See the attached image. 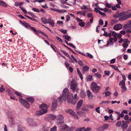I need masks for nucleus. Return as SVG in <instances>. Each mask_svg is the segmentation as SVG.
<instances>
[{"label": "nucleus", "instance_id": "1", "mask_svg": "<svg viewBox=\"0 0 131 131\" xmlns=\"http://www.w3.org/2000/svg\"><path fill=\"white\" fill-rule=\"evenodd\" d=\"M69 90L67 88H65L63 90L62 97L60 96L58 99V101L61 102L63 99L64 101H67L68 103H71L73 104H75L78 100V98L77 97V94L74 95V98L73 99L72 96L69 95Z\"/></svg>", "mask_w": 131, "mask_h": 131}, {"label": "nucleus", "instance_id": "2", "mask_svg": "<svg viewBox=\"0 0 131 131\" xmlns=\"http://www.w3.org/2000/svg\"><path fill=\"white\" fill-rule=\"evenodd\" d=\"M128 11L130 12V10L128 11H126L121 13L119 15L120 17L119 18V21H124L126 20L128 18H130L131 17V13H129V14H127L128 13Z\"/></svg>", "mask_w": 131, "mask_h": 131}, {"label": "nucleus", "instance_id": "3", "mask_svg": "<svg viewBox=\"0 0 131 131\" xmlns=\"http://www.w3.org/2000/svg\"><path fill=\"white\" fill-rule=\"evenodd\" d=\"M100 87L97 86V84L93 82L91 84V89L94 92L97 93L99 91Z\"/></svg>", "mask_w": 131, "mask_h": 131}, {"label": "nucleus", "instance_id": "4", "mask_svg": "<svg viewBox=\"0 0 131 131\" xmlns=\"http://www.w3.org/2000/svg\"><path fill=\"white\" fill-rule=\"evenodd\" d=\"M70 86L71 89L72 90L73 92L75 91H76L77 93L78 92L79 89L78 88V85L76 83L74 82L73 80H72L71 81V84Z\"/></svg>", "mask_w": 131, "mask_h": 131}, {"label": "nucleus", "instance_id": "5", "mask_svg": "<svg viewBox=\"0 0 131 131\" xmlns=\"http://www.w3.org/2000/svg\"><path fill=\"white\" fill-rule=\"evenodd\" d=\"M57 121L58 125H61L64 123V118L62 115H59L57 117Z\"/></svg>", "mask_w": 131, "mask_h": 131}, {"label": "nucleus", "instance_id": "6", "mask_svg": "<svg viewBox=\"0 0 131 131\" xmlns=\"http://www.w3.org/2000/svg\"><path fill=\"white\" fill-rule=\"evenodd\" d=\"M20 103L24 106L27 108H28L29 107V105L28 103L26 101L23 100V99L19 98Z\"/></svg>", "mask_w": 131, "mask_h": 131}, {"label": "nucleus", "instance_id": "7", "mask_svg": "<svg viewBox=\"0 0 131 131\" xmlns=\"http://www.w3.org/2000/svg\"><path fill=\"white\" fill-rule=\"evenodd\" d=\"M66 112H68L72 116H74L75 118L78 119V116L76 114L75 112L73 110L71 109H67L66 110Z\"/></svg>", "mask_w": 131, "mask_h": 131}, {"label": "nucleus", "instance_id": "8", "mask_svg": "<svg viewBox=\"0 0 131 131\" xmlns=\"http://www.w3.org/2000/svg\"><path fill=\"white\" fill-rule=\"evenodd\" d=\"M48 111L46 109H42L39 111H37L36 112V115L37 116H40L47 113Z\"/></svg>", "mask_w": 131, "mask_h": 131}, {"label": "nucleus", "instance_id": "9", "mask_svg": "<svg viewBox=\"0 0 131 131\" xmlns=\"http://www.w3.org/2000/svg\"><path fill=\"white\" fill-rule=\"evenodd\" d=\"M125 81L122 80L120 81L119 83V85H122V90L123 92H125L126 91L127 89L126 88L125 85Z\"/></svg>", "mask_w": 131, "mask_h": 131}, {"label": "nucleus", "instance_id": "10", "mask_svg": "<svg viewBox=\"0 0 131 131\" xmlns=\"http://www.w3.org/2000/svg\"><path fill=\"white\" fill-rule=\"evenodd\" d=\"M109 125L108 124H105L102 126L96 129V130L98 131H103L105 129H107Z\"/></svg>", "mask_w": 131, "mask_h": 131}, {"label": "nucleus", "instance_id": "11", "mask_svg": "<svg viewBox=\"0 0 131 131\" xmlns=\"http://www.w3.org/2000/svg\"><path fill=\"white\" fill-rule=\"evenodd\" d=\"M57 101L55 99H54L52 101V106L51 110L52 111H55V109L57 106Z\"/></svg>", "mask_w": 131, "mask_h": 131}, {"label": "nucleus", "instance_id": "12", "mask_svg": "<svg viewBox=\"0 0 131 131\" xmlns=\"http://www.w3.org/2000/svg\"><path fill=\"white\" fill-rule=\"evenodd\" d=\"M123 27V25L120 24H117L115 25L113 27L114 29L118 30L121 29Z\"/></svg>", "mask_w": 131, "mask_h": 131}, {"label": "nucleus", "instance_id": "13", "mask_svg": "<svg viewBox=\"0 0 131 131\" xmlns=\"http://www.w3.org/2000/svg\"><path fill=\"white\" fill-rule=\"evenodd\" d=\"M28 122L30 125L32 126H37L36 123L35 122L32 118L28 119Z\"/></svg>", "mask_w": 131, "mask_h": 131}, {"label": "nucleus", "instance_id": "14", "mask_svg": "<svg viewBox=\"0 0 131 131\" xmlns=\"http://www.w3.org/2000/svg\"><path fill=\"white\" fill-rule=\"evenodd\" d=\"M87 95L89 100L92 99L93 95L92 92L89 90H88L86 91Z\"/></svg>", "mask_w": 131, "mask_h": 131}, {"label": "nucleus", "instance_id": "15", "mask_svg": "<svg viewBox=\"0 0 131 131\" xmlns=\"http://www.w3.org/2000/svg\"><path fill=\"white\" fill-rule=\"evenodd\" d=\"M83 100H80L77 103V105L76 107V110H79L82 105L83 103Z\"/></svg>", "mask_w": 131, "mask_h": 131}, {"label": "nucleus", "instance_id": "16", "mask_svg": "<svg viewBox=\"0 0 131 131\" xmlns=\"http://www.w3.org/2000/svg\"><path fill=\"white\" fill-rule=\"evenodd\" d=\"M76 51L79 53L81 54L82 55L84 56H88L90 58H93V57L91 54H90V53H86V54H84L83 53H81L80 52H79L78 51H77L75 50Z\"/></svg>", "mask_w": 131, "mask_h": 131}, {"label": "nucleus", "instance_id": "17", "mask_svg": "<svg viewBox=\"0 0 131 131\" xmlns=\"http://www.w3.org/2000/svg\"><path fill=\"white\" fill-rule=\"evenodd\" d=\"M48 23L52 27H53L54 25V23L53 20L51 18H50L48 19Z\"/></svg>", "mask_w": 131, "mask_h": 131}, {"label": "nucleus", "instance_id": "18", "mask_svg": "<svg viewBox=\"0 0 131 131\" xmlns=\"http://www.w3.org/2000/svg\"><path fill=\"white\" fill-rule=\"evenodd\" d=\"M128 127L127 123L123 121L122 125V127L123 129H126Z\"/></svg>", "mask_w": 131, "mask_h": 131}, {"label": "nucleus", "instance_id": "19", "mask_svg": "<svg viewBox=\"0 0 131 131\" xmlns=\"http://www.w3.org/2000/svg\"><path fill=\"white\" fill-rule=\"evenodd\" d=\"M123 29H131V26L128 23L124 24L123 26Z\"/></svg>", "mask_w": 131, "mask_h": 131}, {"label": "nucleus", "instance_id": "20", "mask_svg": "<svg viewBox=\"0 0 131 131\" xmlns=\"http://www.w3.org/2000/svg\"><path fill=\"white\" fill-rule=\"evenodd\" d=\"M0 6L4 7H7L8 5L6 3L3 1L0 0Z\"/></svg>", "mask_w": 131, "mask_h": 131}, {"label": "nucleus", "instance_id": "21", "mask_svg": "<svg viewBox=\"0 0 131 131\" xmlns=\"http://www.w3.org/2000/svg\"><path fill=\"white\" fill-rule=\"evenodd\" d=\"M63 37L66 40L70 41L71 40V38L70 37L68 36V35H63Z\"/></svg>", "mask_w": 131, "mask_h": 131}, {"label": "nucleus", "instance_id": "22", "mask_svg": "<svg viewBox=\"0 0 131 131\" xmlns=\"http://www.w3.org/2000/svg\"><path fill=\"white\" fill-rule=\"evenodd\" d=\"M89 67L87 66H85L83 67V73H84L86 72L89 69Z\"/></svg>", "mask_w": 131, "mask_h": 131}, {"label": "nucleus", "instance_id": "23", "mask_svg": "<svg viewBox=\"0 0 131 131\" xmlns=\"http://www.w3.org/2000/svg\"><path fill=\"white\" fill-rule=\"evenodd\" d=\"M81 96L82 98H84L86 95V93L83 91H81L80 93Z\"/></svg>", "mask_w": 131, "mask_h": 131}, {"label": "nucleus", "instance_id": "24", "mask_svg": "<svg viewBox=\"0 0 131 131\" xmlns=\"http://www.w3.org/2000/svg\"><path fill=\"white\" fill-rule=\"evenodd\" d=\"M87 12V11L86 10L83 11V12H77V14H79V13H82V15L83 16H85V13Z\"/></svg>", "mask_w": 131, "mask_h": 131}, {"label": "nucleus", "instance_id": "25", "mask_svg": "<svg viewBox=\"0 0 131 131\" xmlns=\"http://www.w3.org/2000/svg\"><path fill=\"white\" fill-rule=\"evenodd\" d=\"M77 72H78V75L80 76V78L81 79V80L82 79H83V76H82V75L79 69H77Z\"/></svg>", "mask_w": 131, "mask_h": 131}, {"label": "nucleus", "instance_id": "26", "mask_svg": "<svg viewBox=\"0 0 131 131\" xmlns=\"http://www.w3.org/2000/svg\"><path fill=\"white\" fill-rule=\"evenodd\" d=\"M39 107L40 108L44 109V108H45L46 109H47L46 108H48V107L46 104H43L41 105H40Z\"/></svg>", "mask_w": 131, "mask_h": 131}, {"label": "nucleus", "instance_id": "27", "mask_svg": "<svg viewBox=\"0 0 131 131\" xmlns=\"http://www.w3.org/2000/svg\"><path fill=\"white\" fill-rule=\"evenodd\" d=\"M27 99L28 101L31 103H32L34 102V99L32 97H27Z\"/></svg>", "mask_w": 131, "mask_h": 131}, {"label": "nucleus", "instance_id": "28", "mask_svg": "<svg viewBox=\"0 0 131 131\" xmlns=\"http://www.w3.org/2000/svg\"><path fill=\"white\" fill-rule=\"evenodd\" d=\"M24 3L23 2H16L15 3V5L16 6H20L23 5Z\"/></svg>", "mask_w": 131, "mask_h": 131}, {"label": "nucleus", "instance_id": "29", "mask_svg": "<svg viewBox=\"0 0 131 131\" xmlns=\"http://www.w3.org/2000/svg\"><path fill=\"white\" fill-rule=\"evenodd\" d=\"M41 20L44 24H46L48 23V21L47 19L45 18H42L41 19Z\"/></svg>", "mask_w": 131, "mask_h": 131}, {"label": "nucleus", "instance_id": "30", "mask_svg": "<svg viewBox=\"0 0 131 131\" xmlns=\"http://www.w3.org/2000/svg\"><path fill=\"white\" fill-rule=\"evenodd\" d=\"M87 80L88 81H91L93 80L92 76L91 75H89L87 78Z\"/></svg>", "mask_w": 131, "mask_h": 131}, {"label": "nucleus", "instance_id": "31", "mask_svg": "<svg viewBox=\"0 0 131 131\" xmlns=\"http://www.w3.org/2000/svg\"><path fill=\"white\" fill-rule=\"evenodd\" d=\"M76 131H85V129L84 127L79 128L77 129Z\"/></svg>", "mask_w": 131, "mask_h": 131}, {"label": "nucleus", "instance_id": "32", "mask_svg": "<svg viewBox=\"0 0 131 131\" xmlns=\"http://www.w3.org/2000/svg\"><path fill=\"white\" fill-rule=\"evenodd\" d=\"M49 117L50 119L53 120L56 118V117L55 116L51 114L49 115Z\"/></svg>", "mask_w": 131, "mask_h": 131}, {"label": "nucleus", "instance_id": "33", "mask_svg": "<svg viewBox=\"0 0 131 131\" xmlns=\"http://www.w3.org/2000/svg\"><path fill=\"white\" fill-rule=\"evenodd\" d=\"M104 93L106 97L109 96L111 94V92L109 91L105 92Z\"/></svg>", "mask_w": 131, "mask_h": 131}, {"label": "nucleus", "instance_id": "34", "mask_svg": "<svg viewBox=\"0 0 131 131\" xmlns=\"http://www.w3.org/2000/svg\"><path fill=\"white\" fill-rule=\"evenodd\" d=\"M38 32L39 33L41 34L42 35L45 36L46 37H48V36L44 32H42L41 31L39 30H38Z\"/></svg>", "mask_w": 131, "mask_h": 131}, {"label": "nucleus", "instance_id": "35", "mask_svg": "<svg viewBox=\"0 0 131 131\" xmlns=\"http://www.w3.org/2000/svg\"><path fill=\"white\" fill-rule=\"evenodd\" d=\"M49 128L48 127L45 128L43 127L41 129V131H48Z\"/></svg>", "mask_w": 131, "mask_h": 131}, {"label": "nucleus", "instance_id": "36", "mask_svg": "<svg viewBox=\"0 0 131 131\" xmlns=\"http://www.w3.org/2000/svg\"><path fill=\"white\" fill-rule=\"evenodd\" d=\"M89 18H93V15L92 13H88L87 14Z\"/></svg>", "mask_w": 131, "mask_h": 131}, {"label": "nucleus", "instance_id": "37", "mask_svg": "<svg viewBox=\"0 0 131 131\" xmlns=\"http://www.w3.org/2000/svg\"><path fill=\"white\" fill-rule=\"evenodd\" d=\"M110 102L108 101H103L102 102H101L100 104L101 105H102V104H108Z\"/></svg>", "mask_w": 131, "mask_h": 131}, {"label": "nucleus", "instance_id": "38", "mask_svg": "<svg viewBox=\"0 0 131 131\" xmlns=\"http://www.w3.org/2000/svg\"><path fill=\"white\" fill-rule=\"evenodd\" d=\"M122 121H121L118 122L116 124V126L117 127H120L122 125Z\"/></svg>", "mask_w": 131, "mask_h": 131}, {"label": "nucleus", "instance_id": "39", "mask_svg": "<svg viewBox=\"0 0 131 131\" xmlns=\"http://www.w3.org/2000/svg\"><path fill=\"white\" fill-rule=\"evenodd\" d=\"M20 8L23 12L25 13H27V11L23 7L20 6Z\"/></svg>", "mask_w": 131, "mask_h": 131}, {"label": "nucleus", "instance_id": "40", "mask_svg": "<svg viewBox=\"0 0 131 131\" xmlns=\"http://www.w3.org/2000/svg\"><path fill=\"white\" fill-rule=\"evenodd\" d=\"M110 73V71H104V74L105 75L109 76Z\"/></svg>", "mask_w": 131, "mask_h": 131}, {"label": "nucleus", "instance_id": "41", "mask_svg": "<svg viewBox=\"0 0 131 131\" xmlns=\"http://www.w3.org/2000/svg\"><path fill=\"white\" fill-rule=\"evenodd\" d=\"M105 6L108 8H110L111 7V5L108 3H105Z\"/></svg>", "mask_w": 131, "mask_h": 131}, {"label": "nucleus", "instance_id": "42", "mask_svg": "<svg viewBox=\"0 0 131 131\" xmlns=\"http://www.w3.org/2000/svg\"><path fill=\"white\" fill-rule=\"evenodd\" d=\"M77 113L79 115H83L84 113V112L82 111H78L77 112Z\"/></svg>", "mask_w": 131, "mask_h": 131}, {"label": "nucleus", "instance_id": "43", "mask_svg": "<svg viewBox=\"0 0 131 131\" xmlns=\"http://www.w3.org/2000/svg\"><path fill=\"white\" fill-rule=\"evenodd\" d=\"M112 36L114 37H116V36L117 34L114 31H112Z\"/></svg>", "mask_w": 131, "mask_h": 131}, {"label": "nucleus", "instance_id": "44", "mask_svg": "<svg viewBox=\"0 0 131 131\" xmlns=\"http://www.w3.org/2000/svg\"><path fill=\"white\" fill-rule=\"evenodd\" d=\"M61 51L65 55H66L67 57H69V55L68 53H67L65 51L62 50H61Z\"/></svg>", "mask_w": 131, "mask_h": 131}, {"label": "nucleus", "instance_id": "45", "mask_svg": "<svg viewBox=\"0 0 131 131\" xmlns=\"http://www.w3.org/2000/svg\"><path fill=\"white\" fill-rule=\"evenodd\" d=\"M85 24L84 22L81 21L79 23V25L80 26L83 27L84 26Z\"/></svg>", "mask_w": 131, "mask_h": 131}, {"label": "nucleus", "instance_id": "46", "mask_svg": "<svg viewBox=\"0 0 131 131\" xmlns=\"http://www.w3.org/2000/svg\"><path fill=\"white\" fill-rule=\"evenodd\" d=\"M113 68L115 70L118 71L119 72H120V71L119 70L117 67V66L115 65V66H113Z\"/></svg>", "mask_w": 131, "mask_h": 131}, {"label": "nucleus", "instance_id": "47", "mask_svg": "<svg viewBox=\"0 0 131 131\" xmlns=\"http://www.w3.org/2000/svg\"><path fill=\"white\" fill-rule=\"evenodd\" d=\"M81 8L82 9H88L87 6L84 5L81 6Z\"/></svg>", "mask_w": 131, "mask_h": 131}, {"label": "nucleus", "instance_id": "48", "mask_svg": "<svg viewBox=\"0 0 131 131\" xmlns=\"http://www.w3.org/2000/svg\"><path fill=\"white\" fill-rule=\"evenodd\" d=\"M56 38L58 40L60 41V42H63V40L61 38L57 36H56Z\"/></svg>", "mask_w": 131, "mask_h": 131}, {"label": "nucleus", "instance_id": "49", "mask_svg": "<svg viewBox=\"0 0 131 131\" xmlns=\"http://www.w3.org/2000/svg\"><path fill=\"white\" fill-rule=\"evenodd\" d=\"M81 110L83 111H88L89 110V109L88 108L84 107H83L81 108Z\"/></svg>", "mask_w": 131, "mask_h": 131}, {"label": "nucleus", "instance_id": "50", "mask_svg": "<svg viewBox=\"0 0 131 131\" xmlns=\"http://www.w3.org/2000/svg\"><path fill=\"white\" fill-rule=\"evenodd\" d=\"M32 9L34 12H39V10L37 8H32Z\"/></svg>", "mask_w": 131, "mask_h": 131}, {"label": "nucleus", "instance_id": "51", "mask_svg": "<svg viewBox=\"0 0 131 131\" xmlns=\"http://www.w3.org/2000/svg\"><path fill=\"white\" fill-rule=\"evenodd\" d=\"M15 93L16 94L17 96H19L20 97H21V95L19 93H18L17 92H15Z\"/></svg>", "mask_w": 131, "mask_h": 131}, {"label": "nucleus", "instance_id": "52", "mask_svg": "<svg viewBox=\"0 0 131 131\" xmlns=\"http://www.w3.org/2000/svg\"><path fill=\"white\" fill-rule=\"evenodd\" d=\"M78 63L81 66H83L84 65L83 63L81 60H79L78 61Z\"/></svg>", "mask_w": 131, "mask_h": 131}, {"label": "nucleus", "instance_id": "53", "mask_svg": "<svg viewBox=\"0 0 131 131\" xmlns=\"http://www.w3.org/2000/svg\"><path fill=\"white\" fill-rule=\"evenodd\" d=\"M5 90V89L3 87V86L2 85L1 88H0V92H3Z\"/></svg>", "mask_w": 131, "mask_h": 131}, {"label": "nucleus", "instance_id": "54", "mask_svg": "<svg viewBox=\"0 0 131 131\" xmlns=\"http://www.w3.org/2000/svg\"><path fill=\"white\" fill-rule=\"evenodd\" d=\"M53 10H54V11H55L57 12H59V13L63 12L62 10L60 9H54Z\"/></svg>", "mask_w": 131, "mask_h": 131}, {"label": "nucleus", "instance_id": "55", "mask_svg": "<svg viewBox=\"0 0 131 131\" xmlns=\"http://www.w3.org/2000/svg\"><path fill=\"white\" fill-rule=\"evenodd\" d=\"M115 113H116L117 114H118V118L117 119V120H119L120 119V117L119 116V112H117V111H116L115 112Z\"/></svg>", "mask_w": 131, "mask_h": 131}, {"label": "nucleus", "instance_id": "56", "mask_svg": "<svg viewBox=\"0 0 131 131\" xmlns=\"http://www.w3.org/2000/svg\"><path fill=\"white\" fill-rule=\"evenodd\" d=\"M57 130V127L54 126L53 127L51 128L50 131H56Z\"/></svg>", "mask_w": 131, "mask_h": 131}, {"label": "nucleus", "instance_id": "57", "mask_svg": "<svg viewBox=\"0 0 131 131\" xmlns=\"http://www.w3.org/2000/svg\"><path fill=\"white\" fill-rule=\"evenodd\" d=\"M95 75L98 78H100L101 77V75L100 74L98 73H96L95 74Z\"/></svg>", "mask_w": 131, "mask_h": 131}, {"label": "nucleus", "instance_id": "58", "mask_svg": "<svg viewBox=\"0 0 131 131\" xmlns=\"http://www.w3.org/2000/svg\"><path fill=\"white\" fill-rule=\"evenodd\" d=\"M113 38L112 37L110 38L109 40L110 42V43L111 44V45H112L113 44Z\"/></svg>", "mask_w": 131, "mask_h": 131}, {"label": "nucleus", "instance_id": "59", "mask_svg": "<svg viewBox=\"0 0 131 131\" xmlns=\"http://www.w3.org/2000/svg\"><path fill=\"white\" fill-rule=\"evenodd\" d=\"M99 25H102L103 24V20L101 19H100L99 21Z\"/></svg>", "mask_w": 131, "mask_h": 131}, {"label": "nucleus", "instance_id": "60", "mask_svg": "<svg viewBox=\"0 0 131 131\" xmlns=\"http://www.w3.org/2000/svg\"><path fill=\"white\" fill-rule=\"evenodd\" d=\"M71 57L73 59V60L75 62L77 63H78V61L76 58L74 57L73 55H71Z\"/></svg>", "mask_w": 131, "mask_h": 131}, {"label": "nucleus", "instance_id": "61", "mask_svg": "<svg viewBox=\"0 0 131 131\" xmlns=\"http://www.w3.org/2000/svg\"><path fill=\"white\" fill-rule=\"evenodd\" d=\"M100 107H98L96 108L95 110L96 111L99 113H100Z\"/></svg>", "mask_w": 131, "mask_h": 131}, {"label": "nucleus", "instance_id": "62", "mask_svg": "<svg viewBox=\"0 0 131 131\" xmlns=\"http://www.w3.org/2000/svg\"><path fill=\"white\" fill-rule=\"evenodd\" d=\"M86 106L90 109L93 108L94 107L93 106L91 105H87Z\"/></svg>", "mask_w": 131, "mask_h": 131}, {"label": "nucleus", "instance_id": "63", "mask_svg": "<svg viewBox=\"0 0 131 131\" xmlns=\"http://www.w3.org/2000/svg\"><path fill=\"white\" fill-rule=\"evenodd\" d=\"M99 14L103 16H105L106 15L104 13L100 11L99 10Z\"/></svg>", "mask_w": 131, "mask_h": 131}, {"label": "nucleus", "instance_id": "64", "mask_svg": "<svg viewBox=\"0 0 131 131\" xmlns=\"http://www.w3.org/2000/svg\"><path fill=\"white\" fill-rule=\"evenodd\" d=\"M62 129L63 130H64L67 128H68V127L66 125V124H65V125L63 126H62Z\"/></svg>", "mask_w": 131, "mask_h": 131}]
</instances>
